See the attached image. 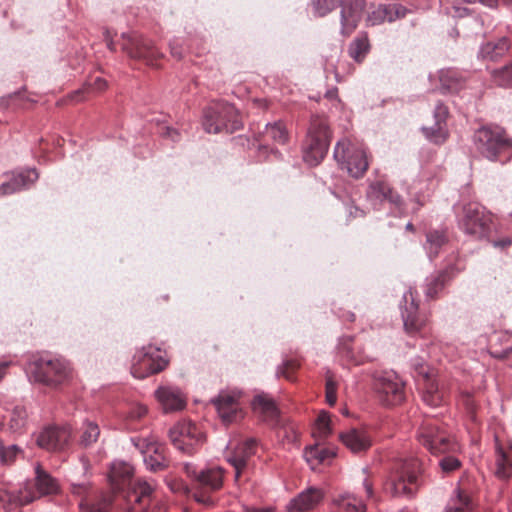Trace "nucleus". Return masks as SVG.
I'll return each mask as SVG.
<instances>
[{
	"mask_svg": "<svg viewBox=\"0 0 512 512\" xmlns=\"http://www.w3.org/2000/svg\"><path fill=\"white\" fill-rule=\"evenodd\" d=\"M133 467L125 462H115L108 475L112 494L98 492L86 484H72V494L79 496L81 512H109L113 496L123 494L128 511L166 512V507L156 500L154 488L147 481H133Z\"/></svg>",
	"mask_w": 512,
	"mask_h": 512,
	"instance_id": "f257e3e1",
	"label": "nucleus"
},
{
	"mask_svg": "<svg viewBox=\"0 0 512 512\" xmlns=\"http://www.w3.org/2000/svg\"><path fill=\"white\" fill-rule=\"evenodd\" d=\"M422 463L418 458H400L393 462L384 490L392 496H412L418 488Z\"/></svg>",
	"mask_w": 512,
	"mask_h": 512,
	"instance_id": "f03ea898",
	"label": "nucleus"
},
{
	"mask_svg": "<svg viewBox=\"0 0 512 512\" xmlns=\"http://www.w3.org/2000/svg\"><path fill=\"white\" fill-rule=\"evenodd\" d=\"M477 151L485 158L504 162L512 157V140L499 126H483L474 133Z\"/></svg>",
	"mask_w": 512,
	"mask_h": 512,
	"instance_id": "7ed1b4c3",
	"label": "nucleus"
},
{
	"mask_svg": "<svg viewBox=\"0 0 512 512\" xmlns=\"http://www.w3.org/2000/svg\"><path fill=\"white\" fill-rule=\"evenodd\" d=\"M203 128L208 133H233L242 127L235 107L224 101H217L204 110Z\"/></svg>",
	"mask_w": 512,
	"mask_h": 512,
	"instance_id": "20e7f679",
	"label": "nucleus"
},
{
	"mask_svg": "<svg viewBox=\"0 0 512 512\" xmlns=\"http://www.w3.org/2000/svg\"><path fill=\"white\" fill-rule=\"evenodd\" d=\"M30 380L47 386H56L64 382L70 370L68 365L60 359H44L33 355L26 367Z\"/></svg>",
	"mask_w": 512,
	"mask_h": 512,
	"instance_id": "39448f33",
	"label": "nucleus"
},
{
	"mask_svg": "<svg viewBox=\"0 0 512 512\" xmlns=\"http://www.w3.org/2000/svg\"><path fill=\"white\" fill-rule=\"evenodd\" d=\"M329 144L330 133L326 120L313 117L303 148L304 161L310 166L318 165L327 154Z\"/></svg>",
	"mask_w": 512,
	"mask_h": 512,
	"instance_id": "423d86ee",
	"label": "nucleus"
},
{
	"mask_svg": "<svg viewBox=\"0 0 512 512\" xmlns=\"http://www.w3.org/2000/svg\"><path fill=\"white\" fill-rule=\"evenodd\" d=\"M333 156L342 169H346L354 178L362 177L369 166L366 149L348 138H342L337 142Z\"/></svg>",
	"mask_w": 512,
	"mask_h": 512,
	"instance_id": "0eeeda50",
	"label": "nucleus"
},
{
	"mask_svg": "<svg viewBox=\"0 0 512 512\" xmlns=\"http://www.w3.org/2000/svg\"><path fill=\"white\" fill-rule=\"evenodd\" d=\"M491 224V215L486 213L484 207L475 202L465 204L462 207V212L458 214L460 230L476 240L488 238Z\"/></svg>",
	"mask_w": 512,
	"mask_h": 512,
	"instance_id": "6e6552de",
	"label": "nucleus"
},
{
	"mask_svg": "<svg viewBox=\"0 0 512 512\" xmlns=\"http://www.w3.org/2000/svg\"><path fill=\"white\" fill-rule=\"evenodd\" d=\"M403 380L394 372L373 375V390L377 399L385 406L401 404L405 399Z\"/></svg>",
	"mask_w": 512,
	"mask_h": 512,
	"instance_id": "1a4fd4ad",
	"label": "nucleus"
},
{
	"mask_svg": "<svg viewBox=\"0 0 512 512\" xmlns=\"http://www.w3.org/2000/svg\"><path fill=\"white\" fill-rule=\"evenodd\" d=\"M418 441L432 454L455 451L458 448L435 418L426 419L422 423L418 431Z\"/></svg>",
	"mask_w": 512,
	"mask_h": 512,
	"instance_id": "9d476101",
	"label": "nucleus"
},
{
	"mask_svg": "<svg viewBox=\"0 0 512 512\" xmlns=\"http://www.w3.org/2000/svg\"><path fill=\"white\" fill-rule=\"evenodd\" d=\"M122 50L134 60L144 61L148 65H154V61L162 56L152 41L137 32L122 33Z\"/></svg>",
	"mask_w": 512,
	"mask_h": 512,
	"instance_id": "9b49d317",
	"label": "nucleus"
},
{
	"mask_svg": "<svg viewBox=\"0 0 512 512\" xmlns=\"http://www.w3.org/2000/svg\"><path fill=\"white\" fill-rule=\"evenodd\" d=\"M169 438L178 450L193 454L195 447L205 441L202 430L190 421H180L169 431Z\"/></svg>",
	"mask_w": 512,
	"mask_h": 512,
	"instance_id": "f8f14e48",
	"label": "nucleus"
},
{
	"mask_svg": "<svg viewBox=\"0 0 512 512\" xmlns=\"http://www.w3.org/2000/svg\"><path fill=\"white\" fill-rule=\"evenodd\" d=\"M242 393L237 390L222 391L212 400L218 416L225 425L237 422L244 417L240 403Z\"/></svg>",
	"mask_w": 512,
	"mask_h": 512,
	"instance_id": "ddd939ff",
	"label": "nucleus"
},
{
	"mask_svg": "<svg viewBox=\"0 0 512 512\" xmlns=\"http://www.w3.org/2000/svg\"><path fill=\"white\" fill-rule=\"evenodd\" d=\"M144 456V462L150 471L157 472L168 467L169 460L166 456L165 445L154 437L140 438L135 443Z\"/></svg>",
	"mask_w": 512,
	"mask_h": 512,
	"instance_id": "4468645a",
	"label": "nucleus"
},
{
	"mask_svg": "<svg viewBox=\"0 0 512 512\" xmlns=\"http://www.w3.org/2000/svg\"><path fill=\"white\" fill-rule=\"evenodd\" d=\"M416 372L422 378V399L429 406L436 407L442 404L445 393L439 387V383L435 378L434 369L427 365L421 364L416 367Z\"/></svg>",
	"mask_w": 512,
	"mask_h": 512,
	"instance_id": "2eb2a0df",
	"label": "nucleus"
},
{
	"mask_svg": "<svg viewBox=\"0 0 512 512\" xmlns=\"http://www.w3.org/2000/svg\"><path fill=\"white\" fill-rule=\"evenodd\" d=\"M400 309L405 330L408 333L418 332L423 325V320L419 316V306L412 288L403 294Z\"/></svg>",
	"mask_w": 512,
	"mask_h": 512,
	"instance_id": "dca6fc26",
	"label": "nucleus"
},
{
	"mask_svg": "<svg viewBox=\"0 0 512 512\" xmlns=\"http://www.w3.org/2000/svg\"><path fill=\"white\" fill-rule=\"evenodd\" d=\"M169 360L153 354H135L133 357L131 373L135 378L144 379L152 374L159 373L166 368Z\"/></svg>",
	"mask_w": 512,
	"mask_h": 512,
	"instance_id": "f3484780",
	"label": "nucleus"
},
{
	"mask_svg": "<svg viewBox=\"0 0 512 512\" xmlns=\"http://www.w3.org/2000/svg\"><path fill=\"white\" fill-rule=\"evenodd\" d=\"M341 5V34L350 35L358 26L365 9V0H342Z\"/></svg>",
	"mask_w": 512,
	"mask_h": 512,
	"instance_id": "a211bd4d",
	"label": "nucleus"
},
{
	"mask_svg": "<svg viewBox=\"0 0 512 512\" xmlns=\"http://www.w3.org/2000/svg\"><path fill=\"white\" fill-rule=\"evenodd\" d=\"M257 441L247 439L233 448H229L227 461L235 468V479L238 480L246 468L249 459L256 453Z\"/></svg>",
	"mask_w": 512,
	"mask_h": 512,
	"instance_id": "6ab92c4d",
	"label": "nucleus"
},
{
	"mask_svg": "<svg viewBox=\"0 0 512 512\" xmlns=\"http://www.w3.org/2000/svg\"><path fill=\"white\" fill-rule=\"evenodd\" d=\"M366 195L373 205L389 202L395 208H401L403 206L402 197L384 180L371 182Z\"/></svg>",
	"mask_w": 512,
	"mask_h": 512,
	"instance_id": "aec40b11",
	"label": "nucleus"
},
{
	"mask_svg": "<svg viewBox=\"0 0 512 512\" xmlns=\"http://www.w3.org/2000/svg\"><path fill=\"white\" fill-rule=\"evenodd\" d=\"M71 439L69 427H47L37 437L39 447L49 451L63 449Z\"/></svg>",
	"mask_w": 512,
	"mask_h": 512,
	"instance_id": "412c9836",
	"label": "nucleus"
},
{
	"mask_svg": "<svg viewBox=\"0 0 512 512\" xmlns=\"http://www.w3.org/2000/svg\"><path fill=\"white\" fill-rule=\"evenodd\" d=\"M434 124L429 127H422L425 137L434 144H442L448 138V130L446 128V119L448 116V108L443 103H438L434 109Z\"/></svg>",
	"mask_w": 512,
	"mask_h": 512,
	"instance_id": "4be33fe9",
	"label": "nucleus"
},
{
	"mask_svg": "<svg viewBox=\"0 0 512 512\" xmlns=\"http://www.w3.org/2000/svg\"><path fill=\"white\" fill-rule=\"evenodd\" d=\"M321 489L310 487L293 497L286 506L288 512H307L314 510L323 500Z\"/></svg>",
	"mask_w": 512,
	"mask_h": 512,
	"instance_id": "5701e85b",
	"label": "nucleus"
},
{
	"mask_svg": "<svg viewBox=\"0 0 512 512\" xmlns=\"http://www.w3.org/2000/svg\"><path fill=\"white\" fill-rule=\"evenodd\" d=\"M38 178L39 175L35 169H27L17 173L13 172L9 181L0 185V196L10 195L28 189Z\"/></svg>",
	"mask_w": 512,
	"mask_h": 512,
	"instance_id": "b1692460",
	"label": "nucleus"
},
{
	"mask_svg": "<svg viewBox=\"0 0 512 512\" xmlns=\"http://www.w3.org/2000/svg\"><path fill=\"white\" fill-rule=\"evenodd\" d=\"M440 81V91L443 94L458 93L466 86V75L465 73L453 69H441L438 72Z\"/></svg>",
	"mask_w": 512,
	"mask_h": 512,
	"instance_id": "393cba45",
	"label": "nucleus"
},
{
	"mask_svg": "<svg viewBox=\"0 0 512 512\" xmlns=\"http://www.w3.org/2000/svg\"><path fill=\"white\" fill-rule=\"evenodd\" d=\"M34 486L35 490L30 486H26L24 489L30 490L36 496L35 499L42 496L57 494L60 490L57 480L47 473L41 466L36 467Z\"/></svg>",
	"mask_w": 512,
	"mask_h": 512,
	"instance_id": "a878e982",
	"label": "nucleus"
},
{
	"mask_svg": "<svg viewBox=\"0 0 512 512\" xmlns=\"http://www.w3.org/2000/svg\"><path fill=\"white\" fill-rule=\"evenodd\" d=\"M35 497L28 489L12 492L7 488H0V512H7L13 507L27 505L34 501Z\"/></svg>",
	"mask_w": 512,
	"mask_h": 512,
	"instance_id": "bb28decb",
	"label": "nucleus"
},
{
	"mask_svg": "<svg viewBox=\"0 0 512 512\" xmlns=\"http://www.w3.org/2000/svg\"><path fill=\"white\" fill-rule=\"evenodd\" d=\"M342 443L353 453H361L367 451L371 445V436L366 430L351 429L340 434Z\"/></svg>",
	"mask_w": 512,
	"mask_h": 512,
	"instance_id": "cd10ccee",
	"label": "nucleus"
},
{
	"mask_svg": "<svg viewBox=\"0 0 512 512\" xmlns=\"http://www.w3.org/2000/svg\"><path fill=\"white\" fill-rule=\"evenodd\" d=\"M155 396L165 412L182 410L186 401L183 395L171 387H160L156 390Z\"/></svg>",
	"mask_w": 512,
	"mask_h": 512,
	"instance_id": "c85d7f7f",
	"label": "nucleus"
},
{
	"mask_svg": "<svg viewBox=\"0 0 512 512\" xmlns=\"http://www.w3.org/2000/svg\"><path fill=\"white\" fill-rule=\"evenodd\" d=\"M252 409L255 414L264 421L273 422L278 418L279 410L271 396L265 393L257 394L252 401Z\"/></svg>",
	"mask_w": 512,
	"mask_h": 512,
	"instance_id": "c756f323",
	"label": "nucleus"
},
{
	"mask_svg": "<svg viewBox=\"0 0 512 512\" xmlns=\"http://www.w3.org/2000/svg\"><path fill=\"white\" fill-rule=\"evenodd\" d=\"M335 455L332 449L319 444L308 447L304 451V457L313 470L317 469L320 465H329Z\"/></svg>",
	"mask_w": 512,
	"mask_h": 512,
	"instance_id": "7c9ffc66",
	"label": "nucleus"
},
{
	"mask_svg": "<svg viewBox=\"0 0 512 512\" xmlns=\"http://www.w3.org/2000/svg\"><path fill=\"white\" fill-rule=\"evenodd\" d=\"M224 471L220 467L203 469L197 475V484L204 490L216 491L222 487Z\"/></svg>",
	"mask_w": 512,
	"mask_h": 512,
	"instance_id": "2f4dec72",
	"label": "nucleus"
},
{
	"mask_svg": "<svg viewBox=\"0 0 512 512\" xmlns=\"http://www.w3.org/2000/svg\"><path fill=\"white\" fill-rule=\"evenodd\" d=\"M510 47L506 37H502L497 41H489L480 47L479 56L483 59L496 61L508 51Z\"/></svg>",
	"mask_w": 512,
	"mask_h": 512,
	"instance_id": "473e14b6",
	"label": "nucleus"
},
{
	"mask_svg": "<svg viewBox=\"0 0 512 512\" xmlns=\"http://www.w3.org/2000/svg\"><path fill=\"white\" fill-rule=\"evenodd\" d=\"M448 242L447 234L444 230H430L426 233L424 249L430 259L436 257L442 247Z\"/></svg>",
	"mask_w": 512,
	"mask_h": 512,
	"instance_id": "72a5a7b5",
	"label": "nucleus"
},
{
	"mask_svg": "<svg viewBox=\"0 0 512 512\" xmlns=\"http://www.w3.org/2000/svg\"><path fill=\"white\" fill-rule=\"evenodd\" d=\"M475 504L471 496L463 489H457L446 507V512H473Z\"/></svg>",
	"mask_w": 512,
	"mask_h": 512,
	"instance_id": "f704fd0d",
	"label": "nucleus"
},
{
	"mask_svg": "<svg viewBox=\"0 0 512 512\" xmlns=\"http://www.w3.org/2000/svg\"><path fill=\"white\" fill-rule=\"evenodd\" d=\"M370 51V42L365 32L360 33L348 47L349 56L356 62H362Z\"/></svg>",
	"mask_w": 512,
	"mask_h": 512,
	"instance_id": "c9c22d12",
	"label": "nucleus"
},
{
	"mask_svg": "<svg viewBox=\"0 0 512 512\" xmlns=\"http://www.w3.org/2000/svg\"><path fill=\"white\" fill-rule=\"evenodd\" d=\"M496 470L495 474L500 479H507L512 475V458L509 452L497 443L496 444Z\"/></svg>",
	"mask_w": 512,
	"mask_h": 512,
	"instance_id": "e433bc0d",
	"label": "nucleus"
},
{
	"mask_svg": "<svg viewBox=\"0 0 512 512\" xmlns=\"http://www.w3.org/2000/svg\"><path fill=\"white\" fill-rule=\"evenodd\" d=\"M366 506L354 495H344L334 502L333 512H365Z\"/></svg>",
	"mask_w": 512,
	"mask_h": 512,
	"instance_id": "4c0bfd02",
	"label": "nucleus"
},
{
	"mask_svg": "<svg viewBox=\"0 0 512 512\" xmlns=\"http://www.w3.org/2000/svg\"><path fill=\"white\" fill-rule=\"evenodd\" d=\"M446 275V272L440 271L426 278L425 295L427 298L433 299L444 288Z\"/></svg>",
	"mask_w": 512,
	"mask_h": 512,
	"instance_id": "58836bf2",
	"label": "nucleus"
},
{
	"mask_svg": "<svg viewBox=\"0 0 512 512\" xmlns=\"http://www.w3.org/2000/svg\"><path fill=\"white\" fill-rule=\"evenodd\" d=\"M264 137L278 144H285L288 139V132L280 121L267 123L264 129Z\"/></svg>",
	"mask_w": 512,
	"mask_h": 512,
	"instance_id": "ea45409f",
	"label": "nucleus"
},
{
	"mask_svg": "<svg viewBox=\"0 0 512 512\" xmlns=\"http://www.w3.org/2000/svg\"><path fill=\"white\" fill-rule=\"evenodd\" d=\"M27 422V411L24 407L16 406L10 413L7 423L8 429L13 433H20Z\"/></svg>",
	"mask_w": 512,
	"mask_h": 512,
	"instance_id": "a19ab883",
	"label": "nucleus"
},
{
	"mask_svg": "<svg viewBox=\"0 0 512 512\" xmlns=\"http://www.w3.org/2000/svg\"><path fill=\"white\" fill-rule=\"evenodd\" d=\"M408 9L400 3H391L386 5H380L378 7V14L382 17H386L387 21L393 22L396 19H400L406 16Z\"/></svg>",
	"mask_w": 512,
	"mask_h": 512,
	"instance_id": "79ce46f5",
	"label": "nucleus"
},
{
	"mask_svg": "<svg viewBox=\"0 0 512 512\" xmlns=\"http://www.w3.org/2000/svg\"><path fill=\"white\" fill-rule=\"evenodd\" d=\"M99 435V426L96 423L88 421L83 425V431L80 437V444L84 447H88L98 440Z\"/></svg>",
	"mask_w": 512,
	"mask_h": 512,
	"instance_id": "37998d69",
	"label": "nucleus"
},
{
	"mask_svg": "<svg viewBox=\"0 0 512 512\" xmlns=\"http://www.w3.org/2000/svg\"><path fill=\"white\" fill-rule=\"evenodd\" d=\"M22 454L23 451L17 445L5 446L0 443V461L3 465H12Z\"/></svg>",
	"mask_w": 512,
	"mask_h": 512,
	"instance_id": "c03bdc74",
	"label": "nucleus"
},
{
	"mask_svg": "<svg viewBox=\"0 0 512 512\" xmlns=\"http://www.w3.org/2000/svg\"><path fill=\"white\" fill-rule=\"evenodd\" d=\"M493 78L497 85L512 87V62L509 65L493 72Z\"/></svg>",
	"mask_w": 512,
	"mask_h": 512,
	"instance_id": "a18cd8bd",
	"label": "nucleus"
},
{
	"mask_svg": "<svg viewBox=\"0 0 512 512\" xmlns=\"http://www.w3.org/2000/svg\"><path fill=\"white\" fill-rule=\"evenodd\" d=\"M300 367V361L296 358L287 359L279 367L278 373L289 381L295 380V373Z\"/></svg>",
	"mask_w": 512,
	"mask_h": 512,
	"instance_id": "49530a36",
	"label": "nucleus"
},
{
	"mask_svg": "<svg viewBox=\"0 0 512 512\" xmlns=\"http://www.w3.org/2000/svg\"><path fill=\"white\" fill-rule=\"evenodd\" d=\"M330 432V416L327 412H321L316 419L314 434L317 437L324 439L330 434Z\"/></svg>",
	"mask_w": 512,
	"mask_h": 512,
	"instance_id": "de8ad7c7",
	"label": "nucleus"
},
{
	"mask_svg": "<svg viewBox=\"0 0 512 512\" xmlns=\"http://www.w3.org/2000/svg\"><path fill=\"white\" fill-rule=\"evenodd\" d=\"M342 0H313L314 14L323 17L331 12Z\"/></svg>",
	"mask_w": 512,
	"mask_h": 512,
	"instance_id": "09e8293b",
	"label": "nucleus"
},
{
	"mask_svg": "<svg viewBox=\"0 0 512 512\" xmlns=\"http://www.w3.org/2000/svg\"><path fill=\"white\" fill-rule=\"evenodd\" d=\"M325 396L330 406L335 405L337 400V383L331 375L326 377Z\"/></svg>",
	"mask_w": 512,
	"mask_h": 512,
	"instance_id": "8fccbe9b",
	"label": "nucleus"
},
{
	"mask_svg": "<svg viewBox=\"0 0 512 512\" xmlns=\"http://www.w3.org/2000/svg\"><path fill=\"white\" fill-rule=\"evenodd\" d=\"M439 466L444 473L449 474L460 469L461 462L454 456H445L439 461Z\"/></svg>",
	"mask_w": 512,
	"mask_h": 512,
	"instance_id": "3c124183",
	"label": "nucleus"
},
{
	"mask_svg": "<svg viewBox=\"0 0 512 512\" xmlns=\"http://www.w3.org/2000/svg\"><path fill=\"white\" fill-rule=\"evenodd\" d=\"M147 414V407L141 404H137L131 407L128 413V419L140 420Z\"/></svg>",
	"mask_w": 512,
	"mask_h": 512,
	"instance_id": "603ef678",
	"label": "nucleus"
},
{
	"mask_svg": "<svg viewBox=\"0 0 512 512\" xmlns=\"http://www.w3.org/2000/svg\"><path fill=\"white\" fill-rule=\"evenodd\" d=\"M347 357V360H351L352 367H356L362 365L369 361L368 358L364 357L363 354H344Z\"/></svg>",
	"mask_w": 512,
	"mask_h": 512,
	"instance_id": "864d4df0",
	"label": "nucleus"
},
{
	"mask_svg": "<svg viewBox=\"0 0 512 512\" xmlns=\"http://www.w3.org/2000/svg\"><path fill=\"white\" fill-rule=\"evenodd\" d=\"M107 87V82L101 78L96 77L93 82L88 84V88L95 90V91H102Z\"/></svg>",
	"mask_w": 512,
	"mask_h": 512,
	"instance_id": "5fc2aeb1",
	"label": "nucleus"
},
{
	"mask_svg": "<svg viewBox=\"0 0 512 512\" xmlns=\"http://www.w3.org/2000/svg\"><path fill=\"white\" fill-rule=\"evenodd\" d=\"M378 8L373 11L371 14L368 15L367 21L370 23V25H378L384 21H387L386 17H382L381 14H378Z\"/></svg>",
	"mask_w": 512,
	"mask_h": 512,
	"instance_id": "6e6d98bb",
	"label": "nucleus"
},
{
	"mask_svg": "<svg viewBox=\"0 0 512 512\" xmlns=\"http://www.w3.org/2000/svg\"><path fill=\"white\" fill-rule=\"evenodd\" d=\"M495 248L506 249L512 245V239L510 237H504L502 239L496 240L492 242Z\"/></svg>",
	"mask_w": 512,
	"mask_h": 512,
	"instance_id": "4d7b16f0",
	"label": "nucleus"
},
{
	"mask_svg": "<svg viewBox=\"0 0 512 512\" xmlns=\"http://www.w3.org/2000/svg\"><path fill=\"white\" fill-rule=\"evenodd\" d=\"M170 49H171V54L175 58H178V59L182 58V56H183V49L179 45L178 41L174 40V41L170 42Z\"/></svg>",
	"mask_w": 512,
	"mask_h": 512,
	"instance_id": "13d9d810",
	"label": "nucleus"
},
{
	"mask_svg": "<svg viewBox=\"0 0 512 512\" xmlns=\"http://www.w3.org/2000/svg\"><path fill=\"white\" fill-rule=\"evenodd\" d=\"M184 470L189 477L194 478L195 481L197 482V475L199 474V472L196 471L195 467L192 464H185Z\"/></svg>",
	"mask_w": 512,
	"mask_h": 512,
	"instance_id": "bf43d9fd",
	"label": "nucleus"
},
{
	"mask_svg": "<svg viewBox=\"0 0 512 512\" xmlns=\"http://www.w3.org/2000/svg\"><path fill=\"white\" fill-rule=\"evenodd\" d=\"M104 39L106 41L108 49L110 51H115L116 48H115V44H114V42L112 40V35H111L110 31L106 30L104 32Z\"/></svg>",
	"mask_w": 512,
	"mask_h": 512,
	"instance_id": "052dcab7",
	"label": "nucleus"
},
{
	"mask_svg": "<svg viewBox=\"0 0 512 512\" xmlns=\"http://www.w3.org/2000/svg\"><path fill=\"white\" fill-rule=\"evenodd\" d=\"M11 362L7 360H1L0 361V381L5 377L7 374V370L10 367Z\"/></svg>",
	"mask_w": 512,
	"mask_h": 512,
	"instance_id": "680f3d73",
	"label": "nucleus"
},
{
	"mask_svg": "<svg viewBox=\"0 0 512 512\" xmlns=\"http://www.w3.org/2000/svg\"><path fill=\"white\" fill-rule=\"evenodd\" d=\"M349 215L352 217H363L364 211L356 206H349Z\"/></svg>",
	"mask_w": 512,
	"mask_h": 512,
	"instance_id": "e2e57ef3",
	"label": "nucleus"
},
{
	"mask_svg": "<svg viewBox=\"0 0 512 512\" xmlns=\"http://www.w3.org/2000/svg\"><path fill=\"white\" fill-rule=\"evenodd\" d=\"M480 3L489 7V8H497L499 1L498 0H479ZM504 2H511L512 0H503Z\"/></svg>",
	"mask_w": 512,
	"mask_h": 512,
	"instance_id": "0e129e2a",
	"label": "nucleus"
},
{
	"mask_svg": "<svg viewBox=\"0 0 512 512\" xmlns=\"http://www.w3.org/2000/svg\"><path fill=\"white\" fill-rule=\"evenodd\" d=\"M165 135L170 137L173 141H176L179 137L178 132L170 127L165 128Z\"/></svg>",
	"mask_w": 512,
	"mask_h": 512,
	"instance_id": "69168bd1",
	"label": "nucleus"
},
{
	"mask_svg": "<svg viewBox=\"0 0 512 512\" xmlns=\"http://www.w3.org/2000/svg\"><path fill=\"white\" fill-rule=\"evenodd\" d=\"M364 487H365L367 496L371 497L373 495L372 484L368 480H365Z\"/></svg>",
	"mask_w": 512,
	"mask_h": 512,
	"instance_id": "338daca9",
	"label": "nucleus"
},
{
	"mask_svg": "<svg viewBox=\"0 0 512 512\" xmlns=\"http://www.w3.org/2000/svg\"><path fill=\"white\" fill-rule=\"evenodd\" d=\"M81 93H82V90L75 91L71 96L72 99H74L75 101H81L83 99L80 97Z\"/></svg>",
	"mask_w": 512,
	"mask_h": 512,
	"instance_id": "774afa93",
	"label": "nucleus"
}]
</instances>
